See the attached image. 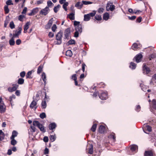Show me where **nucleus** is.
Here are the masks:
<instances>
[{
  "label": "nucleus",
  "mask_w": 156,
  "mask_h": 156,
  "mask_svg": "<svg viewBox=\"0 0 156 156\" xmlns=\"http://www.w3.org/2000/svg\"><path fill=\"white\" fill-rule=\"evenodd\" d=\"M62 32L60 30L56 35V39L57 41H54V43L55 44L59 45L62 43Z\"/></svg>",
  "instance_id": "1"
},
{
  "label": "nucleus",
  "mask_w": 156,
  "mask_h": 156,
  "mask_svg": "<svg viewBox=\"0 0 156 156\" xmlns=\"http://www.w3.org/2000/svg\"><path fill=\"white\" fill-rule=\"evenodd\" d=\"M33 125L34 126H36L43 133H44L46 132V130L44 126L38 121H34L33 122Z\"/></svg>",
  "instance_id": "2"
},
{
  "label": "nucleus",
  "mask_w": 156,
  "mask_h": 156,
  "mask_svg": "<svg viewBox=\"0 0 156 156\" xmlns=\"http://www.w3.org/2000/svg\"><path fill=\"white\" fill-rule=\"evenodd\" d=\"M115 5H113L112 2L109 1L107 4L106 9L108 11H110L112 12L115 9Z\"/></svg>",
  "instance_id": "3"
},
{
  "label": "nucleus",
  "mask_w": 156,
  "mask_h": 156,
  "mask_svg": "<svg viewBox=\"0 0 156 156\" xmlns=\"http://www.w3.org/2000/svg\"><path fill=\"white\" fill-rule=\"evenodd\" d=\"M99 97L102 100H106L108 98L107 92L106 91H102L101 93H99Z\"/></svg>",
  "instance_id": "4"
},
{
  "label": "nucleus",
  "mask_w": 156,
  "mask_h": 156,
  "mask_svg": "<svg viewBox=\"0 0 156 156\" xmlns=\"http://www.w3.org/2000/svg\"><path fill=\"white\" fill-rule=\"evenodd\" d=\"M50 10V9L48 7H46L40 11L39 14L41 15L45 16L49 13Z\"/></svg>",
  "instance_id": "5"
},
{
  "label": "nucleus",
  "mask_w": 156,
  "mask_h": 156,
  "mask_svg": "<svg viewBox=\"0 0 156 156\" xmlns=\"http://www.w3.org/2000/svg\"><path fill=\"white\" fill-rule=\"evenodd\" d=\"M70 28H68L66 30L64 33V39H69L71 38Z\"/></svg>",
  "instance_id": "6"
},
{
  "label": "nucleus",
  "mask_w": 156,
  "mask_h": 156,
  "mask_svg": "<svg viewBox=\"0 0 156 156\" xmlns=\"http://www.w3.org/2000/svg\"><path fill=\"white\" fill-rule=\"evenodd\" d=\"M86 150L88 151V153L92 154L93 151V145L90 144H88L86 147Z\"/></svg>",
  "instance_id": "7"
},
{
  "label": "nucleus",
  "mask_w": 156,
  "mask_h": 156,
  "mask_svg": "<svg viewBox=\"0 0 156 156\" xmlns=\"http://www.w3.org/2000/svg\"><path fill=\"white\" fill-rule=\"evenodd\" d=\"M34 98V96L33 97V100L30 104V107L31 109L34 108L35 110L37 108V106H36L37 103Z\"/></svg>",
  "instance_id": "8"
},
{
  "label": "nucleus",
  "mask_w": 156,
  "mask_h": 156,
  "mask_svg": "<svg viewBox=\"0 0 156 156\" xmlns=\"http://www.w3.org/2000/svg\"><path fill=\"white\" fill-rule=\"evenodd\" d=\"M143 73L144 74H148L150 72L149 68L144 64L143 65Z\"/></svg>",
  "instance_id": "9"
},
{
  "label": "nucleus",
  "mask_w": 156,
  "mask_h": 156,
  "mask_svg": "<svg viewBox=\"0 0 156 156\" xmlns=\"http://www.w3.org/2000/svg\"><path fill=\"white\" fill-rule=\"evenodd\" d=\"M142 57L143 56L140 53L137 55L135 57L136 62L137 63H139L140 62Z\"/></svg>",
  "instance_id": "10"
},
{
  "label": "nucleus",
  "mask_w": 156,
  "mask_h": 156,
  "mask_svg": "<svg viewBox=\"0 0 156 156\" xmlns=\"http://www.w3.org/2000/svg\"><path fill=\"white\" fill-rule=\"evenodd\" d=\"M38 11V8L36 7L33 9L32 10L31 12L29 13L28 15L29 16H32L34 15L37 13Z\"/></svg>",
  "instance_id": "11"
},
{
  "label": "nucleus",
  "mask_w": 156,
  "mask_h": 156,
  "mask_svg": "<svg viewBox=\"0 0 156 156\" xmlns=\"http://www.w3.org/2000/svg\"><path fill=\"white\" fill-rule=\"evenodd\" d=\"M130 149L133 153L136 152L138 150V146L136 145H133L130 146Z\"/></svg>",
  "instance_id": "12"
},
{
  "label": "nucleus",
  "mask_w": 156,
  "mask_h": 156,
  "mask_svg": "<svg viewBox=\"0 0 156 156\" xmlns=\"http://www.w3.org/2000/svg\"><path fill=\"white\" fill-rule=\"evenodd\" d=\"M13 87H9L8 88V90L10 92H12L15 91L17 88L18 85L17 84L13 85Z\"/></svg>",
  "instance_id": "13"
},
{
  "label": "nucleus",
  "mask_w": 156,
  "mask_h": 156,
  "mask_svg": "<svg viewBox=\"0 0 156 156\" xmlns=\"http://www.w3.org/2000/svg\"><path fill=\"white\" fill-rule=\"evenodd\" d=\"M98 131L101 133H105L106 132L105 127L103 126H100L99 127Z\"/></svg>",
  "instance_id": "14"
},
{
  "label": "nucleus",
  "mask_w": 156,
  "mask_h": 156,
  "mask_svg": "<svg viewBox=\"0 0 156 156\" xmlns=\"http://www.w3.org/2000/svg\"><path fill=\"white\" fill-rule=\"evenodd\" d=\"M22 29L21 27H19L18 30L15 34H13V37H18L19 34L21 33Z\"/></svg>",
  "instance_id": "15"
},
{
  "label": "nucleus",
  "mask_w": 156,
  "mask_h": 156,
  "mask_svg": "<svg viewBox=\"0 0 156 156\" xmlns=\"http://www.w3.org/2000/svg\"><path fill=\"white\" fill-rule=\"evenodd\" d=\"M56 125L55 122H53L50 124L48 126V128L50 130H53L55 128Z\"/></svg>",
  "instance_id": "16"
},
{
  "label": "nucleus",
  "mask_w": 156,
  "mask_h": 156,
  "mask_svg": "<svg viewBox=\"0 0 156 156\" xmlns=\"http://www.w3.org/2000/svg\"><path fill=\"white\" fill-rule=\"evenodd\" d=\"M6 110V107L5 105L3 104L2 105H0V112L1 113H3L5 112Z\"/></svg>",
  "instance_id": "17"
},
{
  "label": "nucleus",
  "mask_w": 156,
  "mask_h": 156,
  "mask_svg": "<svg viewBox=\"0 0 156 156\" xmlns=\"http://www.w3.org/2000/svg\"><path fill=\"white\" fill-rule=\"evenodd\" d=\"M154 83H156V74H154L150 82V84L151 85H154Z\"/></svg>",
  "instance_id": "18"
},
{
  "label": "nucleus",
  "mask_w": 156,
  "mask_h": 156,
  "mask_svg": "<svg viewBox=\"0 0 156 156\" xmlns=\"http://www.w3.org/2000/svg\"><path fill=\"white\" fill-rule=\"evenodd\" d=\"M144 128L143 129V130L144 131V132L145 133V132L144 131V129H146L148 132H151V126H149L148 125H147V124H144Z\"/></svg>",
  "instance_id": "19"
},
{
  "label": "nucleus",
  "mask_w": 156,
  "mask_h": 156,
  "mask_svg": "<svg viewBox=\"0 0 156 156\" xmlns=\"http://www.w3.org/2000/svg\"><path fill=\"white\" fill-rule=\"evenodd\" d=\"M83 5V3L80 2H78L76 3L75 5V6L78 9H81Z\"/></svg>",
  "instance_id": "20"
},
{
  "label": "nucleus",
  "mask_w": 156,
  "mask_h": 156,
  "mask_svg": "<svg viewBox=\"0 0 156 156\" xmlns=\"http://www.w3.org/2000/svg\"><path fill=\"white\" fill-rule=\"evenodd\" d=\"M75 29L76 31L79 32L80 34H81L82 32V28L81 25H79V26H78L75 27Z\"/></svg>",
  "instance_id": "21"
},
{
  "label": "nucleus",
  "mask_w": 156,
  "mask_h": 156,
  "mask_svg": "<svg viewBox=\"0 0 156 156\" xmlns=\"http://www.w3.org/2000/svg\"><path fill=\"white\" fill-rule=\"evenodd\" d=\"M153 154L151 151H146L144 154V156H153Z\"/></svg>",
  "instance_id": "22"
},
{
  "label": "nucleus",
  "mask_w": 156,
  "mask_h": 156,
  "mask_svg": "<svg viewBox=\"0 0 156 156\" xmlns=\"http://www.w3.org/2000/svg\"><path fill=\"white\" fill-rule=\"evenodd\" d=\"M67 17L71 20H74L75 19V13H70L68 15Z\"/></svg>",
  "instance_id": "23"
},
{
  "label": "nucleus",
  "mask_w": 156,
  "mask_h": 156,
  "mask_svg": "<svg viewBox=\"0 0 156 156\" xmlns=\"http://www.w3.org/2000/svg\"><path fill=\"white\" fill-rule=\"evenodd\" d=\"M140 86L142 90L145 92H146L147 91V90L148 87L147 86H145L142 83L140 84Z\"/></svg>",
  "instance_id": "24"
},
{
  "label": "nucleus",
  "mask_w": 156,
  "mask_h": 156,
  "mask_svg": "<svg viewBox=\"0 0 156 156\" xmlns=\"http://www.w3.org/2000/svg\"><path fill=\"white\" fill-rule=\"evenodd\" d=\"M15 98L16 96L14 94H12L11 96L9 97V100L10 101V104L12 106V103L13 102L12 100L13 99H15Z\"/></svg>",
  "instance_id": "25"
},
{
  "label": "nucleus",
  "mask_w": 156,
  "mask_h": 156,
  "mask_svg": "<svg viewBox=\"0 0 156 156\" xmlns=\"http://www.w3.org/2000/svg\"><path fill=\"white\" fill-rule=\"evenodd\" d=\"M15 38V37H13V36L9 40V43L10 45L13 46L15 44V42L14 40V38Z\"/></svg>",
  "instance_id": "26"
},
{
  "label": "nucleus",
  "mask_w": 156,
  "mask_h": 156,
  "mask_svg": "<svg viewBox=\"0 0 156 156\" xmlns=\"http://www.w3.org/2000/svg\"><path fill=\"white\" fill-rule=\"evenodd\" d=\"M109 17V14L108 12L105 13L103 16V19L104 20H107Z\"/></svg>",
  "instance_id": "27"
},
{
  "label": "nucleus",
  "mask_w": 156,
  "mask_h": 156,
  "mask_svg": "<svg viewBox=\"0 0 156 156\" xmlns=\"http://www.w3.org/2000/svg\"><path fill=\"white\" fill-rule=\"evenodd\" d=\"M42 78L43 81H44V85H45L46 84V76L45 73L44 72H43L42 74Z\"/></svg>",
  "instance_id": "28"
},
{
  "label": "nucleus",
  "mask_w": 156,
  "mask_h": 156,
  "mask_svg": "<svg viewBox=\"0 0 156 156\" xmlns=\"http://www.w3.org/2000/svg\"><path fill=\"white\" fill-rule=\"evenodd\" d=\"M30 25V22H27L25 25L24 26V33H26L27 32V30L29 28V26Z\"/></svg>",
  "instance_id": "29"
},
{
  "label": "nucleus",
  "mask_w": 156,
  "mask_h": 156,
  "mask_svg": "<svg viewBox=\"0 0 156 156\" xmlns=\"http://www.w3.org/2000/svg\"><path fill=\"white\" fill-rule=\"evenodd\" d=\"M139 48V45L136 43H134L132 46V49L134 50H137V49Z\"/></svg>",
  "instance_id": "30"
},
{
  "label": "nucleus",
  "mask_w": 156,
  "mask_h": 156,
  "mask_svg": "<svg viewBox=\"0 0 156 156\" xmlns=\"http://www.w3.org/2000/svg\"><path fill=\"white\" fill-rule=\"evenodd\" d=\"M90 17L89 15L87 14L84 15L83 20L86 21H88L90 20Z\"/></svg>",
  "instance_id": "31"
},
{
  "label": "nucleus",
  "mask_w": 156,
  "mask_h": 156,
  "mask_svg": "<svg viewBox=\"0 0 156 156\" xmlns=\"http://www.w3.org/2000/svg\"><path fill=\"white\" fill-rule=\"evenodd\" d=\"M5 134L2 130H0V141L3 140L5 137Z\"/></svg>",
  "instance_id": "32"
},
{
  "label": "nucleus",
  "mask_w": 156,
  "mask_h": 156,
  "mask_svg": "<svg viewBox=\"0 0 156 156\" xmlns=\"http://www.w3.org/2000/svg\"><path fill=\"white\" fill-rule=\"evenodd\" d=\"M129 67L132 69H135L136 67V64L134 63L133 62H131L130 63V65L129 66Z\"/></svg>",
  "instance_id": "33"
},
{
  "label": "nucleus",
  "mask_w": 156,
  "mask_h": 156,
  "mask_svg": "<svg viewBox=\"0 0 156 156\" xmlns=\"http://www.w3.org/2000/svg\"><path fill=\"white\" fill-rule=\"evenodd\" d=\"M61 7L60 5L58 4L56 6H55L53 9L54 12L55 13H57L59 10V8Z\"/></svg>",
  "instance_id": "34"
},
{
  "label": "nucleus",
  "mask_w": 156,
  "mask_h": 156,
  "mask_svg": "<svg viewBox=\"0 0 156 156\" xmlns=\"http://www.w3.org/2000/svg\"><path fill=\"white\" fill-rule=\"evenodd\" d=\"M18 133L15 130H14L12 132V135L11 137L12 139L14 138L17 135Z\"/></svg>",
  "instance_id": "35"
},
{
  "label": "nucleus",
  "mask_w": 156,
  "mask_h": 156,
  "mask_svg": "<svg viewBox=\"0 0 156 156\" xmlns=\"http://www.w3.org/2000/svg\"><path fill=\"white\" fill-rule=\"evenodd\" d=\"M72 53L71 50H68L66 52V56L70 57L72 55Z\"/></svg>",
  "instance_id": "36"
},
{
  "label": "nucleus",
  "mask_w": 156,
  "mask_h": 156,
  "mask_svg": "<svg viewBox=\"0 0 156 156\" xmlns=\"http://www.w3.org/2000/svg\"><path fill=\"white\" fill-rule=\"evenodd\" d=\"M41 106L43 109H44L46 108L47 104L45 100L42 101L41 103Z\"/></svg>",
  "instance_id": "37"
},
{
  "label": "nucleus",
  "mask_w": 156,
  "mask_h": 156,
  "mask_svg": "<svg viewBox=\"0 0 156 156\" xmlns=\"http://www.w3.org/2000/svg\"><path fill=\"white\" fill-rule=\"evenodd\" d=\"M47 6L46 7H48V8H49V7H52L54 5V4L50 0L48 1H47Z\"/></svg>",
  "instance_id": "38"
},
{
  "label": "nucleus",
  "mask_w": 156,
  "mask_h": 156,
  "mask_svg": "<svg viewBox=\"0 0 156 156\" xmlns=\"http://www.w3.org/2000/svg\"><path fill=\"white\" fill-rule=\"evenodd\" d=\"M156 57V54L155 53H153L150 55L148 58L149 60H151L152 59L155 58Z\"/></svg>",
  "instance_id": "39"
},
{
  "label": "nucleus",
  "mask_w": 156,
  "mask_h": 156,
  "mask_svg": "<svg viewBox=\"0 0 156 156\" xmlns=\"http://www.w3.org/2000/svg\"><path fill=\"white\" fill-rule=\"evenodd\" d=\"M75 44V41L71 39L67 43V45H69L70 44Z\"/></svg>",
  "instance_id": "40"
},
{
  "label": "nucleus",
  "mask_w": 156,
  "mask_h": 156,
  "mask_svg": "<svg viewBox=\"0 0 156 156\" xmlns=\"http://www.w3.org/2000/svg\"><path fill=\"white\" fill-rule=\"evenodd\" d=\"M68 5V2H66L63 5L62 7L66 11H67V10L66 7Z\"/></svg>",
  "instance_id": "41"
},
{
  "label": "nucleus",
  "mask_w": 156,
  "mask_h": 156,
  "mask_svg": "<svg viewBox=\"0 0 156 156\" xmlns=\"http://www.w3.org/2000/svg\"><path fill=\"white\" fill-rule=\"evenodd\" d=\"M10 139L11 140V144L12 145H15L16 144L17 141L15 140L14 139V138L12 139L11 137H10Z\"/></svg>",
  "instance_id": "42"
},
{
  "label": "nucleus",
  "mask_w": 156,
  "mask_h": 156,
  "mask_svg": "<svg viewBox=\"0 0 156 156\" xmlns=\"http://www.w3.org/2000/svg\"><path fill=\"white\" fill-rule=\"evenodd\" d=\"M24 82V80L21 78L19 79L18 81V83L19 84H22Z\"/></svg>",
  "instance_id": "43"
},
{
  "label": "nucleus",
  "mask_w": 156,
  "mask_h": 156,
  "mask_svg": "<svg viewBox=\"0 0 156 156\" xmlns=\"http://www.w3.org/2000/svg\"><path fill=\"white\" fill-rule=\"evenodd\" d=\"M5 13L6 14L8 13L9 11V10L8 8V6L5 5L4 8Z\"/></svg>",
  "instance_id": "44"
},
{
  "label": "nucleus",
  "mask_w": 156,
  "mask_h": 156,
  "mask_svg": "<svg viewBox=\"0 0 156 156\" xmlns=\"http://www.w3.org/2000/svg\"><path fill=\"white\" fill-rule=\"evenodd\" d=\"M97 127V124H94L92 126L91 128V130L93 132H94L96 130Z\"/></svg>",
  "instance_id": "45"
},
{
  "label": "nucleus",
  "mask_w": 156,
  "mask_h": 156,
  "mask_svg": "<svg viewBox=\"0 0 156 156\" xmlns=\"http://www.w3.org/2000/svg\"><path fill=\"white\" fill-rule=\"evenodd\" d=\"M50 139L51 142L54 141L56 139V136L55 135H51L50 136Z\"/></svg>",
  "instance_id": "46"
},
{
  "label": "nucleus",
  "mask_w": 156,
  "mask_h": 156,
  "mask_svg": "<svg viewBox=\"0 0 156 156\" xmlns=\"http://www.w3.org/2000/svg\"><path fill=\"white\" fill-rule=\"evenodd\" d=\"M94 18L96 20H100L102 19L101 16V15H96L95 16Z\"/></svg>",
  "instance_id": "47"
},
{
  "label": "nucleus",
  "mask_w": 156,
  "mask_h": 156,
  "mask_svg": "<svg viewBox=\"0 0 156 156\" xmlns=\"http://www.w3.org/2000/svg\"><path fill=\"white\" fill-rule=\"evenodd\" d=\"M15 25L13 22L12 21L9 24V27L11 29H13L15 28Z\"/></svg>",
  "instance_id": "48"
},
{
  "label": "nucleus",
  "mask_w": 156,
  "mask_h": 156,
  "mask_svg": "<svg viewBox=\"0 0 156 156\" xmlns=\"http://www.w3.org/2000/svg\"><path fill=\"white\" fill-rule=\"evenodd\" d=\"M6 3L7 5H12L13 3L12 2V1L11 0H8L6 2Z\"/></svg>",
  "instance_id": "49"
},
{
  "label": "nucleus",
  "mask_w": 156,
  "mask_h": 156,
  "mask_svg": "<svg viewBox=\"0 0 156 156\" xmlns=\"http://www.w3.org/2000/svg\"><path fill=\"white\" fill-rule=\"evenodd\" d=\"M82 2L83 3V4L85 5H87L89 4H91L93 3L92 2H90V1H82Z\"/></svg>",
  "instance_id": "50"
},
{
  "label": "nucleus",
  "mask_w": 156,
  "mask_h": 156,
  "mask_svg": "<svg viewBox=\"0 0 156 156\" xmlns=\"http://www.w3.org/2000/svg\"><path fill=\"white\" fill-rule=\"evenodd\" d=\"M25 17V16L23 15H20L18 17V20H19L22 22L23 19Z\"/></svg>",
  "instance_id": "51"
},
{
  "label": "nucleus",
  "mask_w": 156,
  "mask_h": 156,
  "mask_svg": "<svg viewBox=\"0 0 156 156\" xmlns=\"http://www.w3.org/2000/svg\"><path fill=\"white\" fill-rule=\"evenodd\" d=\"M152 103L153 108L156 110V101L154 100H153Z\"/></svg>",
  "instance_id": "52"
},
{
  "label": "nucleus",
  "mask_w": 156,
  "mask_h": 156,
  "mask_svg": "<svg viewBox=\"0 0 156 156\" xmlns=\"http://www.w3.org/2000/svg\"><path fill=\"white\" fill-rule=\"evenodd\" d=\"M40 117L42 119L45 118L46 117L45 113L44 112L41 113L40 115Z\"/></svg>",
  "instance_id": "53"
},
{
  "label": "nucleus",
  "mask_w": 156,
  "mask_h": 156,
  "mask_svg": "<svg viewBox=\"0 0 156 156\" xmlns=\"http://www.w3.org/2000/svg\"><path fill=\"white\" fill-rule=\"evenodd\" d=\"M42 67L41 66H39L37 69V73L38 74H40L42 72Z\"/></svg>",
  "instance_id": "54"
},
{
  "label": "nucleus",
  "mask_w": 156,
  "mask_h": 156,
  "mask_svg": "<svg viewBox=\"0 0 156 156\" xmlns=\"http://www.w3.org/2000/svg\"><path fill=\"white\" fill-rule=\"evenodd\" d=\"M57 28V27L56 25L54 24L52 27L51 30L53 32H55V31L56 30Z\"/></svg>",
  "instance_id": "55"
},
{
  "label": "nucleus",
  "mask_w": 156,
  "mask_h": 156,
  "mask_svg": "<svg viewBox=\"0 0 156 156\" xmlns=\"http://www.w3.org/2000/svg\"><path fill=\"white\" fill-rule=\"evenodd\" d=\"M80 22L79 21H75L74 22V25L75 26V27L78 26L79 25H81V24H80Z\"/></svg>",
  "instance_id": "56"
},
{
  "label": "nucleus",
  "mask_w": 156,
  "mask_h": 156,
  "mask_svg": "<svg viewBox=\"0 0 156 156\" xmlns=\"http://www.w3.org/2000/svg\"><path fill=\"white\" fill-rule=\"evenodd\" d=\"M141 107L139 105H137L136 106V108H135V110L137 112H139L140 110Z\"/></svg>",
  "instance_id": "57"
},
{
  "label": "nucleus",
  "mask_w": 156,
  "mask_h": 156,
  "mask_svg": "<svg viewBox=\"0 0 156 156\" xmlns=\"http://www.w3.org/2000/svg\"><path fill=\"white\" fill-rule=\"evenodd\" d=\"M142 19V18L141 16H139L138 17L136 20V23H140L141 21V20Z\"/></svg>",
  "instance_id": "58"
},
{
  "label": "nucleus",
  "mask_w": 156,
  "mask_h": 156,
  "mask_svg": "<svg viewBox=\"0 0 156 156\" xmlns=\"http://www.w3.org/2000/svg\"><path fill=\"white\" fill-rule=\"evenodd\" d=\"M49 149L47 147H46L45 148L44 151V154H48L49 153Z\"/></svg>",
  "instance_id": "59"
},
{
  "label": "nucleus",
  "mask_w": 156,
  "mask_h": 156,
  "mask_svg": "<svg viewBox=\"0 0 156 156\" xmlns=\"http://www.w3.org/2000/svg\"><path fill=\"white\" fill-rule=\"evenodd\" d=\"M79 34H80L79 32L76 31L74 33V37H78Z\"/></svg>",
  "instance_id": "60"
},
{
  "label": "nucleus",
  "mask_w": 156,
  "mask_h": 156,
  "mask_svg": "<svg viewBox=\"0 0 156 156\" xmlns=\"http://www.w3.org/2000/svg\"><path fill=\"white\" fill-rule=\"evenodd\" d=\"M27 8L26 7H25L23 9L22 12H21L22 14H26L27 11Z\"/></svg>",
  "instance_id": "61"
},
{
  "label": "nucleus",
  "mask_w": 156,
  "mask_h": 156,
  "mask_svg": "<svg viewBox=\"0 0 156 156\" xmlns=\"http://www.w3.org/2000/svg\"><path fill=\"white\" fill-rule=\"evenodd\" d=\"M32 73L31 71H29L26 75V77L27 78H30V76L31 75Z\"/></svg>",
  "instance_id": "62"
},
{
  "label": "nucleus",
  "mask_w": 156,
  "mask_h": 156,
  "mask_svg": "<svg viewBox=\"0 0 156 156\" xmlns=\"http://www.w3.org/2000/svg\"><path fill=\"white\" fill-rule=\"evenodd\" d=\"M71 79L73 80H77V77L76 76V74H74L72 76Z\"/></svg>",
  "instance_id": "63"
},
{
  "label": "nucleus",
  "mask_w": 156,
  "mask_h": 156,
  "mask_svg": "<svg viewBox=\"0 0 156 156\" xmlns=\"http://www.w3.org/2000/svg\"><path fill=\"white\" fill-rule=\"evenodd\" d=\"M96 14V12H93L90 13H88V14L89 15L90 17H93L95 16Z\"/></svg>",
  "instance_id": "64"
}]
</instances>
